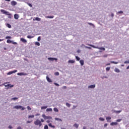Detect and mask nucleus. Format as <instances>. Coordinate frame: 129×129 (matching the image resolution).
I'll return each mask as SVG.
<instances>
[{"label":"nucleus","mask_w":129,"mask_h":129,"mask_svg":"<svg viewBox=\"0 0 129 129\" xmlns=\"http://www.w3.org/2000/svg\"><path fill=\"white\" fill-rule=\"evenodd\" d=\"M11 5L12 6H16V5H17V2H15V1L11 2Z\"/></svg>","instance_id":"nucleus-20"},{"label":"nucleus","mask_w":129,"mask_h":129,"mask_svg":"<svg viewBox=\"0 0 129 129\" xmlns=\"http://www.w3.org/2000/svg\"><path fill=\"white\" fill-rule=\"evenodd\" d=\"M97 49L101 50V51H105V48L104 47H97Z\"/></svg>","instance_id":"nucleus-19"},{"label":"nucleus","mask_w":129,"mask_h":129,"mask_svg":"<svg viewBox=\"0 0 129 129\" xmlns=\"http://www.w3.org/2000/svg\"><path fill=\"white\" fill-rule=\"evenodd\" d=\"M77 107V106L73 105V109H75Z\"/></svg>","instance_id":"nucleus-52"},{"label":"nucleus","mask_w":129,"mask_h":129,"mask_svg":"<svg viewBox=\"0 0 129 129\" xmlns=\"http://www.w3.org/2000/svg\"><path fill=\"white\" fill-rule=\"evenodd\" d=\"M32 122V121H27L26 123H31Z\"/></svg>","instance_id":"nucleus-55"},{"label":"nucleus","mask_w":129,"mask_h":129,"mask_svg":"<svg viewBox=\"0 0 129 129\" xmlns=\"http://www.w3.org/2000/svg\"><path fill=\"white\" fill-rule=\"evenodd\" d=\"M104 78L107 79L108 78L107 77H106V76H104V77H102V79H104Z\"/></svg>","instance_id":"nucleus-58"},{"label":"nucleus","mask_w":129,"mask_h":129,"mask_svg":"<svg viewBox=\"0 0 129 129\" xmlns=\"http://www.w3.org/2000/svg\"><path fill=\"white\" fill-rule=\"evenodd\" d=\"M18 72V71L17 70H14L13 71H11V72H9L8 73V75H12V74H13V73H16Z\"/></svg>","instance_id":"nucleus-7"},{"label":"nucleus","mask_w":129,"mask_h":129,"mask_svg":"<svg viewBox=\"0 0 129 129\" xmlns=\"http://www.w3.org/2000/svg\"><path fill=\"white\" fill-rule=\"evenodd\" d=\"M34 117H35V115H29L28 118H34Z\"/></svg>","instance_id":"nucleus-26"},{"label":"nucleus","mask_w":129,"mask_h":129,"mask_svg":"<svg viewBox=\"0 0 129 129\" xmlns=\"http://www.w3.org/2000/svg\"><path fill=\"white\" fill-rule=\"evenodd\" d=\"M13 108L16 109H20L21 108V110H25V107L21 106V105H17L13 107Z\"/></svg>","instance_id":"nucleus-3"},{"label":"nucleus","mask_w":129,"mask_h":129,"mask_svg":"<svg viewBox=\"0 0 129 129\" xmlns=\"http://www.w3.org/2000/svg\"><path fill=\"white\" fill-rule=\"evenodd\" d=\"M48 126H49L50 127H52V128H55V126L52 125V123H51L48 124Z\"/></svg>","instance_id":"nucleus-22"},{"label":"nucleus","mask_w":129,"mask_h":129,"mask_svg":"<svg viewBox=\"0 0 129 129\" xmlns=\"http://www.w3.org/2000/svg\"><path fill=\"white\" fill-rule=\"evenodd\" d=\"M109 70H110V67H107L106 68V71H109Z\"/></svg>","instance_id":"nucleus-41"},{"label":"nucleus","mask_w":129,"mask_h":129,"mask_svg":"<svg viewBox=\"0 0 129 129\" xmlns=\"http://www.w3.org/2000/svg\"><path fill=\"white\" fill-rule=\"evenodd\" d=\"M89 89H93V88H95V85H91L88 87Z\"/></svg>","instance_id":"nucleus-9"},{"label":"nucleus","mask_w":129,"mask_h":129,"mask_svg":"<svg viewBox=\"0 0 129 129\" xmlns=\"http://www.w3.org/2000/svg\"><path fill=\"white\" fill-rule=\"evenodd\" d=\"M104 126L105 127H106V126H107V123H105L104 125Z\"/></svg>","instance_id":"nucleus-61"},{"label":"nucleus","mask_w":129,"mask_h":129,"mask_svg":"<svg viewBox=\"0 0 129 129\" xmlns=\"http://www.w3.org/2000/svg\"><path fill=\"white\" fill-rule=\"evenodd\" d=\"M7 43H8L9 44L11 43H13V41L10 40V39H8L7 40Z\"/></svg>","instance_id":"nucleus-28"},{"label":"nucleus","mask_w":129,"mask_h":129,"mask_svg":"<svg viewBox=\"0 0 129 129\" xmlns=\"http://www.w3.org/2000/svg\"><path fill=\"white\" fill-rule=\"evenodd\" d=\"M13 44H14V45H17V42H14V41H13Z\"/></svg>","instance_id":"nucleus-62"},{"label":"nucleus","mask_w":129,"mask_h":129,"mask_svg":"<svg viewBox=\"0 0 129 129\" xmlns=\"http://www.w3.org/2000/svg\"><path fill=\"white\" fill-rule=\"evenodd\" d=\"M45 18L46 19H53L54 16H45Z\"/></svg>","instance_id":"nucleus-23"},{"label":"nucleus","mask_w":129,"mask_h":129,"mask_svg":"<svg viewBox=\"0 0 129 129\" xmlns=\"http://www.w3.org/2000/svg\"><path fill=\"white\" fill-rule=\"evenodd\" d=\"M113 112H114L115 113H120V112H121V110L118 111L113 110Z\"/></svg>","instance_id":"nucleus-17"},{"label":"nucleus","mask_w":129,"mask_h":129,"mask_svg":"<svg viewBox=\"0 0 129 129\" xmlns=\"http://www.w3.org/2000/svg\"><path fill=\"white\" fill-rule=\"evenodd\" d=\"M111 17H112V18H113V17H114V14L112 13L111 14Z\"/></svg>","instance_id":"nucleus-54"},{"label":"nucleus","mask_w":129,"mask_h":129,"mask_svg":"<svg viewBox=\"0 0 129 129\" xmlns=\"http://www.w3.org/2000/svg\"><path fill=\"white\" fill-rule=\"evenodd\" d=\"M123 11H118L117 12V14H123Z\"/></svg>","instance_id":"nucleus-48"},{"label":"nucleus","mask_w":129,"mask_h":129,"mask_svg":"<svg viewBox=\"0 0 129 129\" xmlns=\"http://www.w3.org/2000/svg\"><path fill=\"white\" fill-rule=\"evenodd\" d=\"M88 46H90L91 47H92L93 48H95V49L97 48V47H96L95 46L92 44H88Z\"/></svg>","instance_id":"nucleus-30"},{"label":"nucleus","mask_w":129,"mask_h":129,"mask_svg":"<svg viewBox=\"0 0 129 129\" xmlns=\"http://www.w3.org/2000/svg\"><path fill=\"white\" fill-rule=\"evenodd\" d=\"M49 128V127H48L47 125H45L44 127V129H48Z\"/></svg>","instance_id":"nucleus-43"},{"label":"nucleus","mask_w":129,"mask_h":129,"mask_svg":"<svg viewBox=\"0 0 129 129\" xmlns=\"http://www.w3.org/2000/svg\"><path fill=\"white\" fill-rule=\"evenodd\" d=\"M37 40H38V41H41V36H39V37H38Z\"/></svg>","instance_id":"nucleus-50"},{"label":"nucleus","mask_w":129,"mask_h":129,"mask_svg":"<svg viewBox=\"0 0 129 129\" xmlns=\"http://www.w3.org/2000/svg\"><path fill=\"white\" fill-rule=\"evenodd\" d=\"M27 5H28V6L30 7V8H33V5L31 4L27 3Z\"/></svg>","instance_id":"nucleus-37"},{"label":"nucleus","mask_w":129,"mask_h":129,"mask_svg":"<svg viewBox=\"0 0 129 129\" xmlns=\"http://www.w3.org/2000/svg\"><path fill=\"white\" fill-rule=\"evenodd\" d=\"M28 38V39H32L33 38H34V36H32V35H28L27 37Z\"/></svg>","instance_id":"nucleus-29"},{"label":"nucleus","mask_w":129,"mask_h":129,"mask_svg":"<svg viewBox=\"0 0 129 129\" xmlns=\"http://www.w3.org/2000/svg\"><path fill=\"white\" fill-rule=\"evenodd\" d=\"M110 63L112 64H118V62L114 61H111Z\"/></svg>","instance_id":"nucleus-25"},{"label":"nucleus","mask_w":129,"mask_h":129,"mask_svg":"<svg viewBox=\"0 0 129 129\" xmlns=\"http://www.w3.org/2000/svg\"><path fill=\"white\" fill-rule=\"evenodd\" d=\"M48 60L53 61H54V60H55V61H57V60H58V59H57L56 58H53V57H48Z\"/></svg>","instance_id":"nucleus-10"},{"label":"nucleus","mask_w":129,"mask_h":129,"mask_svg":"<svg viewBox=\"0 0 129 129\" xmlns=\"http://www.w3.org/2000/svg\"><path fill=\"white\" fill-rule=\"evenodd\" d=\"M103 57H104V58H106V57H107V54L104 55Z\"/></svg>","instance_id":"nucleus-57"},{"label":"nucleus","mask_w":129,"mask_h":129,"mask_svg":"<svg viewBox=\"0 0 129 129\" xmlns=\"http://www.w3.org/2000/svg\"><path fill=\"white\" fill-rule=\"evenodd\" d=\"M124 64H129V60H126L124 62Z\"/></svg>","instance_id":"nucleus-42"},{"label":"nucleus","mask_w":129,"mask_h":129,"mask_svg":"<svg viewBox=\"0 0 129 129\" xmlns=\"http://www.w3.org/2000/svg\"><path fill=\"white\" fill-rule=\"evenodd\" d=\"M99 119L101 121H104V118H102V117H100Z\"/></svg>","instance_id":"nucleus-45"},{"label":"nucleus","mask_w":129,"mask_h":129,"mask_svg":"<svg viewBox=\"0 0 129 129\" xmlns=\"http://www.w3.org/2000/svg\"><path fill=\"white\" fill-rule=\"evenodd\" d=\"M5 87H8V88H12V87H14V85H11V84H8L7 83H6L5 84H4Z\"/></svg>","instance_id":"nucleus-5"},{"label":"nucleus","mask_w":129,"mask_h":129,"mask_svg":"<svg viewBox=\"0 0 129 129\" xmlns=\"http://www.w3.org/2000/svg\"><path fill=\"white\" fill-rule=\"evenodd\" d=\"M17 75H19V76H26L27 75H28V74H27L26 73H18L17 74Z\"/></svg>","instance_id":"nucleus-6"},{"label":"nucleus","mask_w":129,"mask_h":129,"mask_svg":"<svg viewBox=\"0 0 129 129\" xmlns=\"http://www.w3.org/2000/svg\"><path fill=\"white\" fill-rule=\"evenodd\" d=\"M55 120H57V121H62V119H60V118H55Z\"/></svg>","instance_id":"nucleus-32"},{"label":"nucleus","mask_w":129,"mask_h":129,"mask_svg":"<svg viewBox=\"0 0 129 129\" xmlns=\"http://www.w3.org/2000/svg\"><path fill=\"white\" fill-rule=\"evenodd\" d=\"M122 119H118L116 120L117 122H120L121 121Z\"/></svg>","instance_id":"nucleus-46"},{"label":"nucleus","mask_w":129,"mask_h":129,"mask_svg":"<svg viewBox=\"0 0 129 129\" xmlns=\"http://www.w3.org/2000/svg\"><path fill=\"white\" fill-rule=\"evenodd\" d=\"M88 24L90 26H92V27H94V25H93L91 23H88Z\"/></svg>","instance_id":"nucleus-39"},{"label":"nucleus","mask_w":129,"mask_h":129,"mask_svg":"<svg viewBox=\"0 0 129 129\" xmlns=\"http://www.w3.org/2000/svg\"><path fill=\"white\" fill-rule=\"evenodd\" d=\"M20 41L22 42V43H27V40L25 39L24 38H21L20 39Z\"/></svg>","instance_id":"nucleus-11"},{"label":"nucleus","mask_w":129,"mask_h":129,"mask_svg":"<svg viewBox=\"0 0 129 129\" xmlns=\"http://www.w3.org/2000/svg\"><path fill=\"white\" fill-rule=\"evenodd\" d=\"M106 119L107 121V122H111V117L110 116H108V117H106Z\"/></svg>","instance_id":"nucleus-8"},{"label":"nucleus","mask_w":129,"mask_h":129,"mask_svg":"<svg viewBox=\"0 0 129 129\" xmlns=\"http://www.w3.org/2000/svg\"><path fill=\"white\" fill-rule=\"evenodd\" d=\"M118 123L116 122H112L110 123V125H117Z\"/></svg>","instance_id":"nucleus-16"},{"label":"nucleus","mask_w":129,"mask_h":129,"mask_svg":"<svg viewBox=\"0 0 129 129\" xmlns=\"http://www.w3.org/2000/svg\"><path fill=\"white\" fill-rule=\"evenodd\" d=\"M53 110V109H52V108H47L46 109V111L48 112V111H52Z\"/></svg>","instance_id":"nucleus-27"},{"label":"nucleus","mask_w":129,"mask_h":129,"mask_svg":"<svg viewBox=\"0 0 129 129\" xmlns=\"http://www.w3.org/2000/svg\"><path fill=\"white\" fill-rule=\"evenodd\" d=\"M76 59L77 61H79L80 60V57H79L78 56H76Z\"/></svg>","instance_id":"nucleus-34"},{"label":"nucleus","mask_w":129,"mask_h":129,"mask_svg":"<svg viewBox=\"0 0 129 129\" xmlns=\"http://www.w3.org/2000/svg\"><path fill=\"white\" fill-rule=\"evenodd\" d=\"M66 105L68 106V107H70L71 106V105L69 104V103H66Z\"/></svg>","instance_id":"nucleus-35"},{"label":"nucleus","mask_w":129,"mask_h":129,"mask_svg":"<svg viewBox=\"0 0 129 129\" xmlns=\"http://www.w3.org/2000/svg\"><path fill=\"white\" fill-rule=\"evenodd\" d=\"M46 80L48 82H52V80H51L48 76H46Z\"/></svg>","instance_id":"nucleus-14"},{"label":"nucleus","mask_w":129,"mask_h":129,"mask_svg":"<svg viewBox=\"0 0 129 129\" xmlns=\"http://www.w3.org/2000/svg\"><path fill=\"white\" fill-rule=\"evenodd\" d=\"M1 12L2 13V14H4V15H6L7 16H9L8 18L9 19L12 18V14L10 13V12L5 10H1Z\"/></svg>","instance_id":"nucleus-1"},{"label":"nucleus","mask_w":129,"mask_h":129,"mask_svg":"<svg viewBox=\"0 0 129 129\" xmlns=\"http://www.w3.org/2000/svg\"><path fill=\"white\" fill-rule=\"evenodd\" d=\"M5 39H12V37L11 36H6Z\"/></svg>","instance_id":"nucleus-47"},{"label":"nucleus","mask_w":129,"mask_h":129,"mask_svg":"<svg viewBox=\"0 0 129 129\" xmlns=\"http://www.w3.org/2000/svg\"><path fill=\"white\" fill-rule=\"evenodd\" d=\"M80 63L81 66H83V65H84V60L83 59H81L80 60Z\"/></svg>","instance_id":"nucleus-12"},{"label":"nucleus","mask_w":129,"mask_h":129,"mask_svg":"<svg viewBox=\"0 0 129 129\" xmlns=\"http://www.w3.org/2000/svg\"><path fill=\"white\" fill-rule=\"evenodd\" d=\"M115 72H116V73H119L120 72V71L118 68H115L114 69Z\"/></svg>","instance_id":"nucleus-15"},{"label":"nucleus","mask_w":129,"mask_h":129,"mask_svg":"<svg viewBox=\"0 0 129 129\" xmlns=\"http://www.w3.org/2000/svg\"><path fill=\"white\" fill-rule=\"evenodd\" d=\"M14 19H15V20H18V19H19V15L15 14L14 15Z\"/></svg>","instance_id":"nucleus-21"},{"label":"nucleus","mask_w":129,"mask_h":129,"mask_svg":"<svg viewBox=\"0 0 129 129\" xmlns=\"http://www.w3.org/2000/svg\"><path fill=\"white\" fill-rule=\"evenodd\" d=\"M27 109L28 110H31V109H32V108H31V107H30V106H27Z\"/></svg>","instance_id":"nucleus-51"},{"label":"nucleus","mask_w":129,"mask_h":129,"mask_svg":"<svg viewBox=\"0 0 129 129\" xmlns=\"http://www.w3.org/2000/svg\"><path fill=\"white\" fill-rule=\"evenodd\" d=\"M18 99L17 97H14L12 99V100H17Z\"/></svg>","instance_id":"nucleus-49"},{"label":"nucleus","mask_w":129,"mask_h":129,"mask_svg":"<svg viewBox=\"0 0 129 129\" xmlns=\"http://www.w3.org/2000/svg\"><path fill=\"white\" fill-rule=\"evenodd\" d=\"M47 107H48V106H42L41 109H46V108H47Z\"/></svg>","instance_id":"nucleus-33"},{"label":"nucleus","mask_w":129,"mask_h":129,"mask_svg":"<svg viewBox=\"0 0 129 129\" xmlns=\"http://www.w3.org/2000/svg\"><path fill=\"white\" fill-rule=\"evenodd\" d=\"M85 47H86V46H85L84 44H82L81 45V48H85Z\"/></svg>","instance_id":"nucleus-44"},{"label":"nucleus","mask_w":129,"mask_h":129,"mask_svg":"<svg viewBox=\"0 0 129 129\" xmlns=\"http://www.w3.org/2000/svg\"><path fill=\"white\" fill-rule=\"evenodd\" d=\"M68 62H69V63H70L71 64H73V63H74L75 62V60L70 59V60H69Z\"/></svg>","instance_id":"nucleus-18"},{"label":"nucleus","mask_w":129,"mask_h":129,"mask_svg":"<svg viewBox=\"0 0 129 129\" xmlns=\"http://www.w3.org/2000/svg\"><path fill=\"white\" fill-rule=\"evenodd\" d=\"M54 75H55L56 76H58L59 75V72H55L54 73Z\"/></svg>","instance_id":"nucleus-40"},{"label":"nucleus","mask_w":129,"mask_h":129,"mask_svg":"<svg viewBox=\"0 0 129 129\" xmlns=\"http://www.w3.org/2000/svg\"><path fill=\"white\" fill-rule=\"evenodd\" d=\"M53 110H54V111H55V112H58V111H59V110H58V108H53Z\"/></svg>","instance_id":"nucleus-31"},{"label":"nucleus","mask_w":129,"mask_h":129,"mask_svg":"<svg viewBox=\"0 0 129 129\" xmlns=\"http://www.w3.org/2000/svg\"><path fill=\"white\" fill-rule=\"evenodd\" d=\"M41 122H44V119H41Z\"/></svg>","instance_id":"nucleus-63"},{"label":"nucleus","mask_w":129,"mask_h":129,"mask_svg":"<svg viewBox=\"0 0 129 129\" xmlns=\"http://www.w3.org/2000/svg\"><path fill=\"white\" fill-rule=\"evenodd\" d=\"M33 21H37L38 22H40L41 18H40L39 17H36V18H35V19H33Z\"/></svg>","instance_id":"nucleus-13"},{"label":"nucleus","mask_w":129,"mask_h":129,"mask_svg":"<svg viewBox=\"0 0 129 129\" xmlns=\"http://www.w3.org/2000/svg\"><path fill=\"white\" fill-rule=\"evenodd\" d=\"M83 129H86V126H84L83 127Z\"/></svg>","instance_id":"nucleus-64"},{"label":"nucleus","mask_w":129,"mask_h":129,"mask_svg":"<svg viewBox=\"0 0 129 129\" xmlns=\"http://www.w3.org/2000/svg\"><path fill=\"white\" fill-rule=\"evenodd\" d=\"M54 84L56 85V86H59V84H58L57 83H54Z\"/></svg>","instance_id":"nucleus-59"},{"label":"nucleus","mask_w":129,"mask_h":129,"mask_svg":"<svg viewBox=\"0 0 129 129\" xmlns=\"http://www.w3.org/2000/svg\"><path fill=\"white\" fill-rule=\"evenodd\" d=\"M35 45H36V46H40V42H35Z\"/></svg>","instance_id":"nucleus-38"},{"label":"nucleus","mask_w":129,"mask_h":129,"mask_svg":"<svg viewBox=\"0 0 129 129\" xmlns=\"http://www.w3.org/2000/svg\"><path fill=\"white\" fill-rule=\"evenodd\" d=\"M34 124L35 125H38L40 127L42 126V122H41V120L39 119H37L34 122Z\"/></svg>","instance_id":"nucleus-2"},{"label":"nucleus","mask_w":129,"mask_h":129,"mask_svg":"<svg viewBox=\"0 0 129 129\" xmlns=\"http://www.w3.org/2000/svg\"><path fill=\"white\" fill-rule=\"evenodd\" d=\"M46 122H47V123H50V122H51V121H50L49 120H48L46 121Z\"/></svg>","instance_id":"nucleus-60"},{"label":"nucleus","mask_w":129,"mask_h":129,"mask_svg":"<svg viewBox=\"0 0 129 129\" xmlns=\"http://www.w3.org/2000/svg\"><path fill=\"white\" fill-rule=\"evenodd\" d=\"M7 26L8 27V28H12V26L11 25V24H9V23H8V24H7Z\"/></svg>","instance_id":"nucleus-36"},{"label":"nucleus","mask_w":129,"mask_h":129,"mask_svg":"<svg viewBox=\"0 0 129 129\" xmlns=\"http://www.w3.org/2000/svg\"><path fill=\"white\" fill-rule=\"evenodd\" d=\"M86 49H91V47L88 46H85Z\"/></svg>","instance_id":"nucleus-53"},{"label":"nucleus","mask_w":129,"mask_h":129,"mask_svg":"<svg viewBox=\"0 0 129 129\" xmlns=\"http://www.w3.org/2000/svg\"><path fill=\"white\" fill-rule=\"evenodd\" d=\"M8 127H9L10 129L13 128V126H12V125H9V126H8Z\"/></svg>","instance_id":"nucleus-56"},{"label":"nucleus","mask_w":129,"mask_h":129,"mask_svg":"<svg viewBox=\"0 0 129 129\" xmlns=\"http://www.w3.org/2000/svg\"><path fill=\"white\" fill-rule=\"evenodd\" d=\"M42 117L44 118V119H52V117L50 116H46L45 114H42Z\"/></svg>","instance_id":"nucleus-4"},{"label":"nucleus","mask_w":129,"mask_h":129,"mask_svg":"<svg viewBox=\"0 0 129 129\" xmlns=\"http://www.w3.org/2000/svg\"><path fill=\"white\" fill-rule=\"evenodd\" d=\"M74 126H75V127H76V128H78V127L79 126V124H78L77 123H75L74 124Z\"/></svg>","instance_id":"nucleus-24"}]
</instances>
